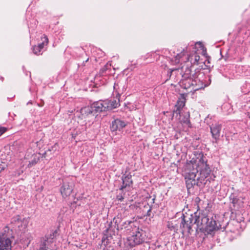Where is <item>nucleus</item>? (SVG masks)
I'll return each mask as SVG.
<instances>
[{
    "instance_id": "nucleus-1",
    "label": "nucleus",
    "mask_w": 250,
    "mask_h": 250,
    "mask_svg": "<svg viewBox=\"0 0 250 250\" xmlns=\"http://www.w3.org/2000/svg\"><path fill=\"white\" fill-rule=\"evenodd\" d=\"M197 159L194 163L190 161L185 166L184 175L188 188L195 185H206L211 179V170L206 157L201 154Z\"/></svg>"
},
{
    "instance_id": "nucleus-2",
    "label": "nucleus",
    "mask_w": 250,
    "mask_h": 250,
    "mask_svg": "<svg viewBox=\"0 0 250 250\" xmlns=\"http://www.w3.org/2000/svg\"><path fill=\"white\" fill-rule=\"evenodd\" d=\"M196 224L197 229H207L212 231L219 229L213 216L209 215H202L197 216L196 215L186 213L182 216V221L180 228L183 231H187L190 233L192 227Z\"/></svg>"
},
{
    "instance_id": "nucleus-3",
    "label": "nucleus",
    "mask_w": 250,
    "mask_h": 250,
    "mask_svg": "<svg viewBox=\"0 0 250 250\" xmlns=\"http://www.w3.org/2000/svg\"><path fill=\"white\" fill-rule=\"evenodd\" d=\"M201 75L202 73L198 72L194 73L192 78H182L179 83L180 86L192 93L204 88L206 85L199 78Z\"/></svg>"
},
{
    "instance_id": "nucleus-4",
    "label": "nucleus",
    "mask_w": 250,
    "mask_h": 250,
    "mask_svg": "<svg viewBox=\"0 0 250 250\" xmlns=\"http://www.w3.org/2000/svg\"><path fill=\"white\" fill-rule=\"evenodd\" d=\"M146 233L142 229L137 228L131 236L127 238L126 244L130 248L143 244L146 240Z\"/></svg>"
},
{
    "instance_id": "nucleus-5",
    "label": "nucleus",
    "mask_w": 250,
    "mask_h": 250,
    "mask_svg": "<svg viewBox=\"0 0 250 250\" xmlns=\"http://www.w3.org/2000/svg\"><path fill=\"white\" fill-rule=\"evenodd\" d=\"M191 65L189 63L185 62L181 68L169 69L168 76L170 78L172 75L181 76L182 78H192L191 76Z\"/></svg>"
},
{
    "instance_id": "nucleus-6",
    "label": "nucleus",
    "mask_w": 250,
    "mask_h": 250,
    "mask_svg": "<svg viewBox=\"0 0 250 250\" xmlns=\"http://www.w3.org/2000/svg\"><path fill=\"white\" fill-rule=\"evenodd\" d=\"M55 234L56 231H52L41 238L37 250H51V245L53 243Z\"/></svg>"
},
{
    "instance_id": "nucleus-7",
    "label": "nucleus",
    "mask_w": 250,
    "mask_h": 250,
    "mask_svg": "<svg viewBox=\"0 0 250 250\" xmlns=\"http://www.w3.org/2000/svg\"><path fill=\"white\" fill-rule=\"evenodd\" d=\"M42 42L39 43L37 46H34L33 47V51L34 54L36 55H40L42 54V50L44 48L45 45H47L48 43V39L47 37L43 35L41 37Z\"/></svg>"
},
{
    "instance_id": "nucleus-8",
    "label": "nucleus",
    "mask_w": 250,
    "mask_h": 250,
    "mask_svg": "<svg viewBox=\"0 0 250 250\" xmlns=\"http://www.w3.org/2000/svg\"><path fill=\"white\" fill-rule=\"evenodd\" d=\"M12 240L5 236L0 235V250H11Z\"/></svg>"
},
{
    "instance_id": "nucleus-9",
    "label": "nucleus",
    "mask_w": 250,
    "mask_h": 250,
    "mask_svg": "<svg viewBox=\"0 0 250 250\" xmlns=\"http://www.w3.org/2000/svg\"><path fill=\"white\" fill-rule=\"evenodd\" d=\"M73 190L72 183H63L60 188L61 194L63 198L69 196Z\"/></svg>"
},
{
    "instance_id": "nucleus-10",
    "label": "nucleus",
    "mask_w": 250,
    "mask_h": 250,
    "mask_svg": "<svg viewBox=\"0 0 250 250\" xmlns=\"http://www.w3.org/2000/svg\"><path fill=\"white\" fill-rule=\"evenodd\" d=\"M106 104L105 101H100L94 102L92 105L96 112H101L107 110Z\"/></svg>"
},
{
    "instance_id": "nucleus-11",
    "label": "nucleus",
    "mask_w": 250,
    "mask_h": 250,
    "mask_svg": "<svg viewBox=\"0 0 250 250\" xmlns=\"http://www.w3.org/2000/svg\"><path fill=\"white\" fill-rule=\"evenodd\" d=\"M185 103L186 98L184 94H181L180 97L177 101V103L175 105L176 109L173 111L174 114H176L177 116L180 114L181 110L185 106Z\"/></svg>"
},
{
    "instance_id": "nucleus-12",
    "label": "nucleus",
    "mask_w": 250,
    "mask_h": 250,
    "mask_svg": "<svg viewBox=\"0 0 250 250\" xmlns=\"http://www.w3.org/2000/svg\"><path fill=\"white\" fill-rule=\"evenodd\" d=\"M126 126L125 123L120 119L114 120L111 124L110 128L112 131L120 130Z\"/></svg>"
},
{
    "instance_id": "nucleus-13",
    "label": "nucleus",
    "mask_w": 250,
    "mask_h": 250,
    "mask_svg": "<svg viewBox=\"0 0 250 250\" xmlns=\"http://www.w3.org/2000/svg\"><path fill=\"white\" fill-rule=\"evenodd\" d=\"M210 129L212 137L215 140L218 139L221 130V125L219 124H213L210 126Z\"/></svg>"
},
{
    "instance_id": "nucleus-14",
    "label": "nucleus",
    "mask_w": 250,
    "mask_h": 250,
    "mask_svg": "<svg viewBox=\"0 0 250 250\" xmlns=\"http://www.w3.org/2000/svg\"><path fill=\"white\" fill-rule=\"evenodd\" d=\"M229 198L234 209H238L243 206V202L239 197L236 196L234 194H231Z\"/></svg>"
},
{
    "instance_id": "nucleus-15",
    "label": "nucleus",
    "mask_w": 250,
    "mask_h": 250,
    "mask_svg": "<svg viewBox=\"0 0 250 250\" xmlns=\"http://www.w3.org/2000/svg\"><path fill=\"white\" fill-rule=\"evenodd\" d=\"M132 183L131 179V175L127 174L126 175H124L122 177V185L121 186L120 189L121 190H124L127 187H129Z\"/></svg>"
},
{
    "instance_id": "nucleus-16",
    "label": "nucleus",
    "mask_w": 250,
    "mask_h": 250,
    "mask_svg": "<svg viewBox=\"0 0 250 250\" xmlns=\"http://www.w3.org/2000/svg\"><path fill=\"white\" fill-rule=\"evenodd\" d=\"M186 59L187 61L186 62L190 63L192 66V64H198L200 56L196 52H194L188 57H186Z\"/></svg>"
},
{
    "instance_id": "nucleus-17",
    "label": "nucleus",
    "mask_w": 250,
    "mask_h": 250,
    "mask_svg": "<svg viewBox=\"0 0 250 250\" xmlns=\"http://www.w3.org/2000/svg\"><path fill=\"white\" fill-rule=\"evenodd\" d=\"M105 101L107 104L106 105H108V107H107V110L115 108L120 105L119 99H118V101L113 99L110 100H106Z\"/></svg>"
},
{
    "instance_id": "nucleus-18",
    "label": "nucleus",
    "mask_w": 250,
    "mask_h": 250,
    "mask_svg": "<svg viewBox=\"0 0 250 250\" xmlns=\"http://www.w3.org/2000/svg\"><path fill=\"white\" fill-rule=\"evenodd\" d=\"M186 55V52L183 50L181 53L177 54L174 57L171 58V63L172 64H176L181 62V60H183V58Z\"/></svg>"
},
{
    "instance_id": "nucleus-19",
    "label": "nucleus",
    "mask_w": 250,
    "mask_h": 250,
    "mask_svg": "<svg viewBox=\"0 0 250 250\" xmlns=\"http://www.w3.org/2000/svg\"><path fill=\"white\" fill-rule=\"evenodd\" d=\"M94 109L91 106H88L83 107L81 109V113L83 115H88L89 114H92L94 111Z\"/></svg>"
},
{
    "instance_id": "nucleus-20",
    "label": "nucleus",
    "mask_w": 250,
    "mask_h": 250,
    "mask_svg": "<svg viewBox=\"0 0 250 250\" xmlns=\"http://www.w3.org/2000/svg\"><path fill=\"white\" fill-rule=\"evenodd\" d=\"M189 114L187 113L183 119L181 120V122L187 125L188 127H191L189 121Z\"/></svg>"
},
{
    "instance_id": "nucleus-21",
    "label": "nucleus",
    "mask_w": 250,
    "mask_h": 250,
    "mask_svg": "<svg viewBox=\"0 0 250 250\" xmlns=\"http://www.w3.org/2000/svg\"><path fill=\"white\" fill-rule=\"evenodd\" d=\"M38 161H39V158H38V159L34 158V159L29 161V164L28 165V167H33V166L35 165L38 163Z\"/></svg>"
},
{
    "instance_id": "nucleus-22",
    "label": "nucleus",
    "mask_w": 250,
    "mask_h": 250,
    "mask_svg": "<svg viewBox=\"0 0 250 250\" xmlns=\"http://www.w3.org/2000/svg\"><path fill=\"white\" fill-rule=\"evenodd\" d=\"M7 130V128L5 127H0V136Z\"/></svg>"
},
{
    "instance_id": "nucleus-23",
    "label": "nucleus",
    "mask_w": 250,
    "mask_h": 250,
    "mask_svg": "<svg viewBox=\"0 0 250 250\" xmlns=\"http://www.w3.org/2000/svg\"><path fill=\"white\" fill-rule=\"evenodd\" d=\"M102 250H114L112 246H105Z\"/></svg>"
},
{
    "instance_id": "nucleus-24",
    "label": "nucleus",
    "mask_w": 250,
    "mask_h": 250,
    "mask_svg": "<svg viewBox=\"0 0 250 250\" xmlns=\"http://www.w3.org/2000/svg\"><path fill=\"white\" fill-rule=\"evenodd\" d=\"M113 221L115 224L117 225V227H118V224L120 222V218L119 217H114Z\"/></svg>"
},
{
    "instance_id": "nucleus-25",
    "label": "nucleus",
    "mask_w": 250,
    "mask_h": 250,
    "mask_svg": "<svg viewBox=\"0 0 250 250\" xmlns=\"http://www.w3.org/2000/svg\"><path fill=\"white\" fill-rule=\"evenodd\" d=\"M22 223L24 224V228H25L27 227V220L26 219H23L22 220Z\"/></svg>"
},
{
    "instance_id": "nucleus-26",
    "label": "nucleus",
    "mask_w": 250,
    "mask_h": 250,
    "mask_svg": "<svg viewBox=\"0 0 250 250\" xmlns=\"http://www.w3.org/2000/svg\"><path fill=\"white\" fill-rule=\"evenodd\" d=\"M13 220L14 221H18V222H19L20 221H21L20 216L17 215L15 217L13 218Z\"/></svg>"
},
{
    "instance_id": "nucleus-27",
    "label": "nucleus",
    "mask_w": 250,
    "mask_h": 250,
    "mask_svg": "<svg viewBox=\"0 0 250 250\" xmlns=\"http://www.w3.org/2000/svg\"><path fill=\"white\" fill-rule=\"evenodd\" d=\"M151 212V208H150L147 211L146 215L148 216H150Z\"/></svg>"
},
{
    "instance_id": "nucleus-28",
    "label": "nucleus",
    "mask_w": 250,
    "mask_h": 250,
    "mask_svg": "<svg viewBox=\"0 0 250 250\" xmlns=\"http://www.w3.org/2000/svg\"><path fill=\"white\" fill-rule=\"evenodd\" d=\"M223 108H225V107H230V105L228 104H225L223 105Z\"/></svg>"
},
{
    "instance_id": "nucleus-29",
    "label": "nucleus",
    "mask_w": 250,
    "mask_h": 250,
    "mask_svg": "<svg viewBox=\"0 0 250 250\" xmlns=\"http://www.w3.org/2000/svg\"><path fill=\"white\" fill-rule=\"evenodd\" d=\"M132 223V222L131 221H127L125 222V224L127 223V224H128V225L131 224V223Z\"/></svg>"
},
{
    "instance_id": "nucleus-30",
    "label": "nucleus",
    "mask_w": 250,
    "mask_h": 250,
    "mask_svg": "<svg viewBox=\"0 0 250 250\" xmlns=\"http://www.w3.org/2000/svg\"><path fill=\"white\" fill-rule=\"evenodd\" d=\"M135 63H134L133 65H132V66L131 65V66H130V67H131V68H130V69H133L134 68H135Z\"/></svg>"
},
{
    "instance_id": "nucleus-31",
    "label": "nucleus",
    "mask_w": 250,
    "mask_h": 250,
    "mask_svg": "<svg viewBox=\"0 0 250 250\" xmlns=\"http://www.w3.org/2000/svg\"><path fill=\"white\" fill-rule=\"evenodd\" d=\"M122 199H123V197L122 196H121V197H120V198H119V200H122Z\"/></svg>"
},
{
    "instance_id": "nucleus-32",
    "label": "nucleus",
    "mask_w": 250,
    "mask_h": 250,
    "mask_svg": "<svg viewBox=\"0 0 250 250\" xmlns=\"http://www.w3.org/2000/svg\"><path fill=\"white\" fill-rule=\"evenodd\" d=\"M199 43V44H202V43H201V42H197V43Z\"/></svg>"
},
{
    "instance_id": "nucleus-33",
    "label": "nucleus",
    "mask_w": 250,
    "mask_h": 250,
    "mask_svg": "<svg viewBox=\"0 0 250 250\" xmlns=\"http://www.w3.org/2000/svg\"><path fill=\"white\" fill-rule=\"evenodd\" d=\"M88 59H89L88 58L87 59V60L85 61V62H87L88 61Z\"/></svg>"
},
{
    "instance_id": "nucleus-34",
    "label": "nucleus",
    "mask_w": 250,
    "mask_h": 250,
    "mask_svg": "<svg viewBox=\"0 0 250 250\" xmlns=\"http://www.w3.org/2000/svg\"><path fill=\"white\" fill-rule=\"evenodd\" d=\"M206 53V51H205V52L204 53V55H205Z\"/></svg>"
}]
</instances>
